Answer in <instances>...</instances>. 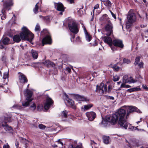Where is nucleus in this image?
<instances>
[{
    "instance_id": "nucleus-1",
    "label": "nucleus",
    "mask_w": 148,
    "mask_h": 148,
    "mask_svg": "<svg viewBox=\"0 0 148 148\" xmlns=\"http://www.w3.org/2000/svg\"><path fill=\"white\" fill-rule=\"evenodd\" d=\"M127 109V114L125 116L126 111L120 108L117 111L113 114L112 116L108 117L106 119H103L101 123L104 126L107 125L109 123H111L112 124L114 125L118 121V124L120 126L125 129H127L128 124L127 121V119L129 114L134 111H136V107L133 106H125Z\"/></svg>"
},
{
    "instance_id": "nucleus-2",
    "label": "nucleus",
    "mask_w": 148,
    "mask_h": 148,
    "mask_svg": "<svg viewBox=\"0 0 148 148\" xmlns=\"http://www.w3.org/2000/svg\"><path fill=\"white\" fill-rule=\"evenodd\" d=\"M23 31L20 34V37L18 35H16L13 37V40L15 42H18L21 40H25L29 41L31 43L34 37V35L32 33L25 27H23Z\"/></svg>"
},
{
    "instance_id": "nucleus-3",
    "label": "nucleus",
    "mask_w": 148,
    "mask_h": 148,
    "mask_svg": "<svg viewBox=\"0 0 148 148\" xmlns=\"http://www.w3.org/2000/svg\"><path fill=\"white\" fill-rule=\"evenodd\" d=\"M12 0H3L2 2H4L3 4V9L2 10L1 12L2 14H1V18L2 20L5 19V18L6 15L5 12V10H9L10 9V7L13 5V3L12 2Z\"/></svg>"
},
{
    "instance_id": "nucleus-4",
    "label": "nucleus",
    "mask_w": 148,
    "mask_h": 148,
    "mask_svg": "<svg viewBox=\"0 0 148 148\" xmlns=\"http://www.w3.org/2000/svg\"><path fill=\"white\" fill-rule=\"evenodd\" d=\"M24 95L26 97V100L27 101H24L22 103V106L24 107H26L29 106V103L32 100L31 97L32 95L31 91L28 89H26L24 91Z\"/></svg>"
},
{
    "instance_id": "nucleus-5",
    "label": "nucleus",
    "mask_w": 148,
    "mask_h": 148,
    "mask_svg": "<svg viewBox=\"0 0 148 148\" xmlns=\"http://www.w3.org/2000/svg\"><path fill=\"white\" fill-rule=\"evenodd\" d=\"M136 19V16L134 13L129 12L127 17V21L126 23V27L129 28L132 24L135 22Z\"/></svg>"
},
{
    "instance_id": "nucleus-6",
    "label": "nucleus",
    "mask_w": 148,
    "mask_h": 148,
    "mask_svg": "<svg viewBox=\"0 0 148 148\" xmlns=\"http://www.w3.org/2000/svg\"><path fill=\"white\" fill-rule=\"evenodd\" d=\"M107 87L106 84L104 83H101L99 85H98L96 86V92H99L101 94H102L104 92H106L107 91Z\"/></svg>"
},
{
    "instance_id": "nucleus-7",
    "label": "nucleus",
    "mask_w": 148,
    "mask_h": 148,
    "mask_svg": "<svg viewBox=\"0 0 148 148\" xmlns=\"http://www.w3.org/2000/svg\"><path fill=\"white\" fill-rule=\"evenodd\" d=\"M68 26L71 31L75 34H77L78 32L77 26L75 22H72L69 23Z\"/></svg>"
},
{
    "instance_id": "nucleus-8",
    "label": "nucleus",
    "mask_w": 148,
    "mask_h": 148,
    "mask_svg": "<svg viewBox=\"0 0 148 148\" xmlns=\"http://www.w3.org/2000/svg\"><path fill=\"white\" fill-rule=\"evenodd\" d=\"M105 30L107 33L106 35L107 36H110L112 32V25L110 21H108V23L105 27Z\"/></svg>"
},
{
    "instance_id": "nucleus-9",
    "label": "nucleus",
    "mask_w": 148,
    "mask_h": 148,
    "mask_svg": "<svg viewBox=\"0 0 148 148\" xmlns=\"http://www.w3.org/2000/svg\"><path fill=\"white\" fill-rule=\"evenodd\" d=\"M8 72H5L3 74L2 81L0 83V88L3 87V85L7 84L8 82Z\"/></svg>"
},
{
    "instance_id": "nucleus-10",
    "label": "nucleus",
    "mask_w": 148,
    "mask_h": 148,
    "mask_svg": "<svg viewBox=\"0 0 148 148\" xmlns=\"http://www.w3.org/2000/svg\"><path fill=\"white\" fill-rule=\"evenodd\" d=\"M54 7L58 11H61L60 13L61 15L62 14V12L64 11V9L63 4L60 3H54Z\"/></svg>"
},
{
    "instance_id": "nucleus-11",
    "label": "nucleus",
    "mask_w": 148,
    "mask_h": 148,
    "mask_svg": "<svg viewBox=\"0 0 148 148\" xmlns=\"http://www.w3.org/2000/svg\"><path fill=\"white\" fill-rule=\"evenodd\" d=\"M86 114L88 120L90 121L94 119L96 116L95 113L93 112H87Z\"/></svg>"
},
{
    "instance_id": "nucleus-12",
    "label": "nucleus",
    "mask_w": 148,
    "mask_h": 148,
    "mask_svg": "<svg viewBox=\"0 0 148 148\" xmlns=\"http://www.w3.org/2000/svg\"><path fill=\"white\" fill-rule=\"evenodd\" d=\"M53 101L52 99L49 97H47L46 99V101L45 104L44 108L45 110H48L53 103Z\"/></svg>"
},
{
    "instance_id": "nucleus-13",
    "label": "nucleus",
    "mask_w": 148,
    "mask_h": 148,
    "mask_svg": "<svg viewBox=\"0 0 148 148\" xmlns=\"http://www.w3.org/2000/svg\"><path fill=\"white\" fill-rule=\"evenodd\" d=\"M19 84L21 85L24 84L27 81V79L25 75L22 73H20L19 75Z\"/></svg>"
},
{
    "instance_id": "nucleus-14",
    "label": "nucleus",
    "mask_w": 148,
    "mask_h": 148,
    "mask_svg": "<svg viewBox=\"0 0 148 148\" xmlns=\"http://www.w3.org/2000/svg\"><path fill=\"white\" fill-rule=\"evenodd\" d=\"M113 44L114 46L121 48H123L124 47L122 41L119 39H115L113 40Z\"/></svg>"
},
{
    "instance_id": "nucleus-15",
    "label": "nucleus",
    "mask_w": 148,
    "mask_h": 148,
    "mask_svg": "<svg viewBox=\"0 0 148 148\" xmlns=\"http://www.w3.org/2000/svg\"><path fill=\"white\" fill-rule=\"evenodd\" d=\"M51 43V38L50 35L47 36L42 40V46H44L45 44H50Z\"/></svg>"
},
{
    "instance_id": "nucleus-16",
    "label": "nucleus",
    "mask_w": 148,
    "mask_h": 148,
    "mask_svg": "<svg viewBox=\"0 0 148 148\" xmlns=\"http://www.w3.org/2000/svg\"><path fill=\"white\" fill-rule=\"evenodd\" d=\"M103 41L104 42L107 44L109 46L113 44V41L111 38L110 37L105 36L103 38Z\"/></svg>"
},
{
    "instance_id": "nucleus-17",
    "label": "nucleus",
    "mask_w": 148,
    "mask_h": 148,
    "mask_svg": "<svg viewBox=\"0 0 148 148\" xmlns=\"http://www.w3.org/2000/svg\"><path fill=\"white\" fill-rule=\"evenodd\" d=\"M1 126L3 127L4 129L6 131H10L12 130L11 127L7 125L5 122L2 123L0 122V128Z\"/></svg>"
},
{
    "instance_id": "nucleus-18",
    "label": "nucleus",
    "mask_w": 148,
    "mask_h": 148,
    "mask_svg": "<svg viewBox=\"0 0 148 148\" xmlns=\"http://www.w3.org/2000/svg\"><path fill=\"white\" fill-rule=\"evenodd\" d=\"M64 95L66 98V100L68 104L71 106H73L74 103V101L73 100L69 99L68 95L66 93H64Z\"/></svg>"
},
{
    "instance_id": "nucleus-19",
    "label": "nucleus",
    "mask_w": 148,
    "mask_h": 148,
    "mask_svg": "<svg viewBox=\"0 0 148 148\" xmlns=\"http://www.w3.org/2000/svg\"><path fill=\"white\" fill-rule=\"evenodd\" d=\"M30 52L34 59H37L38 57V53L36 51L32 49Z\"/></svg>"
},
{
    "instance_id": "nucleus-20",
    "label": "nucleus",
    "mask_w": 148,
    "mask_h": 148,
    "mask_svg": "<svg viewBox=\"0 0 148 148\" xmlns=\"http://www.w3.org/2000/svg\"><path fill=\"white\" fill-rule=\"evenodd\" d=\"M77 98L79 101H86L88 100L83 96H81L79 95H77Z\"/></svg>"
},
{
    "instance_id": "nucleus-21",
    "label": "nucleus",
    "mask_w": 148,
    "mask_h": 148,
    "mask_svg": "<svg viewBox=\"0 0 148 148\" xmlns=\"http://www.w3.org/2000/svg\"><path fill=\"white\" fill-rule=\"evenodd\" d=\"M3 43L4 45H8L11 44L9 38L7 37L4 38L2 40Z\"/></svg>"
},
{
    "instance_id": "nucleus-22",
    "label": "nucleus",
    "mask_w": 148,
    "mask_h": 148,
    "mask_svg": "<svg viewBox=\"0 0 148 148\" xmlns=\"http://www.w3.org/2000/svg\"><path fill=\"white\" fill-rule=\"evenodd\" d=\"M108 17L106 14H104L100 18V20L101 21H110L108 19Z\"/></svg>"
},
{
    "instance_id": "nucleus-23",
    "label": "nucleus",
    "mask_w": 148,
    "mask_h": 148,
    "mask_svg": "<svg viewBox=\"0 0 148 148\" xmlns=\"http://www.w3.org/2000/svg\"><path fill=\"white\" fill-rule=\"evenodd\" d=\"M92 106V105L91 104H88L87 105H84L82 108V109L84 110H86L89 109Z\"/></svg>"
},
{
    "instance_id": "nucleus-24",
    "label": "nucleus",
    "mask_w": 148,
    "mask_h": 148,
    "mask_svg": "<svg viewBox=\"0 0 148 148\" xmlns=\"http://www.w3.org/2000/svg\"><path fill=\"white\" fill-rule=\"evenodd\" d=\"M129 78L128 76L127 75H125L123 77V83L124 84H126L128 82V79Z\"/></svg>"
},
{
    "instance_id": "nucleus-25",
    "label": "nucleus",
    "mask_w": 148,
    "mask_h": 148,
    "mask_svg": "<svg viewBox=\"0 0 148 148\" xmlns=\"http://www.w3.org/2000/svg\"><path fill=\"white\" fill-rule=\"evenodd\" d=\"M103 138V142L105 144H108L109 143V137L108 136H104Z\"/></svg>"
},
{
    "instance_id": "nucleus-26",
    "label": "nucleus",
    "mask_w": 148,
    "mask_h": 148,
    "mask_svg": "<svg viewBox=\"0 0 148 148\" xmlns=\"http://www.w3.org/2000/svg\"><path fill=\"white\" fill-rule=\"evenodd\" d=\"M85 35L86 40L88 42L90 41L92 38L91 36L88 33H86Z\"/></svg>"
},
{
    "instance_id": "nucleus-27",
    "label": "nucleus",
    "mask_w": 148,
    "mask_h": 148,
    "mask_svg": "<svg viewBox=\"0 0 148 148\" xmlns=\"http://www.w3.org/2000/svg\"><path fill=\"white\" fill-rule=\"evenodd\" d=\"M38 3H37L35 6V8L33 9V11L35 14H37L38 12Z\"/></svg>"
},
{
    "instance_id": "nucleus-28",
    "label": "nucleus",
    "mask_w": 148,
    "mask_h": 148,
    "mask_svg": "<svg viewBox=\"0 0 148 148\" xmlns=\"http://www.w3.org/2000/svg\"><path fill=\"white\" fill-rule=\"evenodd\" d=\"M103 2L104 4L107 6H110L111 5V3L109 0H104Z\"/></svg>"
},
{
    "instance_id": "nucleus-29",
    "label": "nucleus",
    "mask_w": 148,
    "mask_h": 148,
    "mask_svg": "<svg viewBox=\"0 0 148 148\" xmlns=\"http://www.w3.org/2000/svg\"><path fill=\"white\" fill-rule=\"evenodd\" d=\"M119 78L120 77L119 75H115L113 76V80L114 82L117 81L119 80Z\"/></svg>"
},
{
    "instance_id": "nucleus-30",
    "label": "nucleus",
    "mask_w": 148,
    "mask_h": 148,
    "mask_svg": "<svg viewBox=\"0 0 148 148\" xmlns=\"http://www.w3.org/2000/svg\"><path fill=\"white\" fill-rule=\"evenodd\" d=\"M140 57L139 56H138L135 59V62H134V64L135 65H137L138 64V62L140 61Z\"/></svg>"
},
{
    "instance_id": "nucleus-31",
    "label": "nucleus",
    "mask_w": 148,
    "mask_h": 148,
    "mask_svg": "<svg viewBox=\"0 0 148 148\" xmlns=\"http://www.w3.org/2000/svg\"><path fill=\"white\" fill-rule=\"evenodd\" d=\"M68 148H83L81 144L77 145L76 147H73L72 145H69Z\"/></svg>"
},
{
    "instance_id": "nucleus-32",
    "label": "nucleus",
    "mask_w": 148,
    "mask_h": 148,
    "mask_svg": "<svg viewBox=\"0 0 148 148\" xmlns=\"http://www.w3.org/2000/svg\"><path fill=\"white\" fill-rule=\"evenodd\" d=\"M62 117L66 118L67 116V112L66 110L63 111L61 113Z\"/></svg>"
},
{
    "instance_id": "nucleus-33",
    "label": "nucleus",
    "mask_w": 148,
    "mask_h": 148,
    "mask_svg": "<svg viewBox=\"0 0 148 148\" xmlns=\"http://www.w3.org/2000/svg\"><path fill=\"white\" fill-rule=\"evenodd\" d=\"M128 81V83H134L136 82V81L134 80L131 77L129 78Z\"/></svg>"
},
{
    "instance_id": "nucleus-34",
    "label": "nucleus",
    "mask_w": 148,
    "mask_h": 148,
    "mask_svg": "<svg viewBox=\"0 0 148 148\" xmlns=\"http://www.w3.org/2000/svg\"><path fill=\"white\" fill-rule=\"evenodd\" d=\"M77 13L80 16L83 14V12L82 10L81 9H79V10H78Z\"/></svg>"
},
{
    "instance_id": "nucleus-35",
    "label": "nucleus",
    "mask_w": 148,
    "mask_h": 148,
    "mask_svg": "<svg viewBox=\"0 0 148 148\" xmlns=\"http://www.w3.org/2000/svg\"><path fill=\"white\" fill-rule=\"evenodd\" d=\"M121 88H129L131 86L128 85H125V84L123 83L121 84Z\"/></svg>"
},
{
    "instance_id": "nucleus-36",
    "label": "nucleus",
    "mask_w": 148,
    "mask_h": 148,
    "mask_svg": "<svg viewBox=\"0 0 148 148\" xmlns=\"http://www.w3.org/2000/svg\"><path fill=\"white\" fill-rule=\"evenodd\" d=\"M35 30L36 32H39L40 31V27L38 24H37L36 25L35 28Z\"/></svg>"
},
{
    "instance_id": "nucleus-37",
    "label": "nucleus",
    "mask_w": 148,
    "mask_h": 148,
    "mask_svg": "<svg viewBox=\"0 0 148 148\" xmlns=\"http://www.w3.org/2000/svg\"><path fill=\"white\" fill-rule=\"evenodd\" d=\"M130 62V61L127 59L124 58L123 59V62L124 63L128 64Z\"/></svg>"
},
{
    "instance_id": "nucleus-38",
    "label": "nucleus",
    "mask_w": 148,
    "mask_h": 148,
    "mask_svg": "<svg viewBox=\"0 0 148 148\" xmlns=\"http://www.w3.org/2000/svg\"><path fill=\"white\" fill-rule=\"evenodd\" d=\"M13 107L16 109H21V106L18 105H14Z\"/></svg>"
},
{
    "instance_id": "nucleus-39",
    "label": "nucleus",
    "mask_w": 148,
    "mask_h": 148,
    "mask_svg": "<svg viewBox=\"0 0 148 148\" xmlns=\"http://www.w3.org/2000/svg\"><path fill=\"white\" fill-rule=\"evenodd\" d=\"M112 44L111 45L109 46L110 47L112 50L113 51H116V48L115 47L116 46L112 45Z\"/></svg>"
},
{
    "instance_id": "nucleus-40",
    "label": "nucleus",
    "mask_w": 148,
    "mask_h": 148,
    "mask_svg": "<svg viewBox=\"0 0 148 148\" xmlns=\"http://www.w3.org/2000/svg\"><path fill=\"white\" fill-rule=\"evenodd\" d=\"M133 92L137 91L140 90V88L138 87H136L135 88H132Z\"/></svg>"
},
{
    "instance_id": "nucleus-41",
    "label": "nucleus",
    "mask_w": 148,
    "mask_h": 148,
    "mask_svg": "<svg viewBox=\"0 0 148 148\" xmlns=\"http://www.w3.org/2000/svg\"><path fill=\"white\" fill-rule=\"evenodd\" d=\"M30 107L32 108L33 110H35L36 107V105L34 103H33V104L30 106Z\"/></svg>"
},
{
    "instance_id": "nucleus-42",
    "label": "nucleus",
    "mask_w": 148,
    "mask_h": 148,
    "mask_svg": "<svg viewBox=\"0 0 148 148\" xmlns=\"http://www.w3.org/2000/svg\"><path fill=\"white\" fill-rule=\"evenodd\" d=\"M114 70L116 71H118L120 69V68L118 66H115L114 67Z\"/></svg>"
},
{
    "instance_id": "nucleus-43",
    "label": "nucleus",
    "mask_w": 148,
    "mask_h": 148,
    "mask_svg": "<svg viewBox=\"0 0 148 148\" xmlns=\"http://www.w3.org/2000/svg\"><path fill=\"white\" fill-rule=\"evenodd\" d=\"M50 62V61L49 60H46L44 62V64L45 65H47L48 66H49V62Z\"/></svg>"
},
{
    "instance_id": "nucleus-44",
    "label": "nucleus",
    "mask_w": 148,
    "mask_h": 148,
    "mask_svg": "<svg viewBox=\"0 0 148 148\" xmlns=\"http://www.w3.org/2000/svg\"><path fill=\"white\" fill-rule=\"evenodd\" d=\"M38 127L40 129H44L45 128V126L42 124H39Z\"/></svg>"
},
{
    "instance_id": "nucleus-45",
    "label": "nucleus",
    "mask_w": 148,
    "mask_h": 148,
    "mask_svg": "<svg viewBox=\"0 0 148 148\" xmlns=\"http://www.w3.org/2000/svg\"><path fill=\"white\" fill-rule=\"evenodd\" d=\"M138 65L140 68H143V63L142 62H140L138 64Z\"/></svg>"
},
{
    "instance_id": "nucleus-46",
    "label": "nucleus",
    "mask_w": 148,
    "mask_h": 148,
    "mask_svg": "<svg viewBox=\"0 0 148 148\" xmlns=\"http://www.w3.org/2000/svg\"><path fill=\"white\" fill-rule=\"evenodd\" d=\"M10 146L8 143L4 145H3V148H9Z\"/></svg>"
},
{
    "instance_id": "nucleus-47",
    "label": "nucleus",
    "mask_w": 148,
    "mask_h": 148,
    "mask_svg": "<svg viewBox=\"0 0 148 148\" xmlns=\"http://www.w3.org/2000/svg\"><path fill=\"white\" fill-rule=\"evenodd\" d=\"M47 31L46 29H43V31H42L41 32V35H43L44 34H45L47 32Z\"/></svg>"
},
{
    "instance_id": "nucleus-48",
    "label": "nucleus",
    "mask_w": 148,
    "mask_h": 148,
    "mask_svg": "<svg viewBox=\"0 0 148 148\" xmlns=\"http://www.w3.org/2000/svg\"><path fill=\"white\" fill-rule=\"evenodd\" d=\"M99 4H97L96 5H95V6L94 7V10H93V12H94V10L95 9H97L99 7Z\"/></svg>"
},
{
    "instance_id": "nucleus-49",
    "label": "nucleus",
    "mask_w": 148,
    "mask_h": 148,
    "mask_svg": "<svg viewBox=\"0 0 148 148\" xmlns=\"http://www.w3.org/2000/svg\"><path fill=\"white\" fill-rule=\"evenodd\" d=\"M111 89H112V86L111 85H109L108 86V89L107 90V91H108V92H110L111 91Z\"/></svg>"
},
{
    "instance_id": "nucleus-50",
    "label": "nucleus",
    "mask_w": 148,
    "mask_h": 148,
    "mask_svg": "<svg viewBox=\"0 0 148 148\" xmlns=\"http://www.w3.org/2000/svg\"><path fill=\"white\" fill-rule=\"evenodd\" d=\"M142 87L144 89L148 91V88L146 85H142Z\"/></svg>"
},
{
    "instance_id": "nucleus-51",
    "label": "nucleus",
    "mask_w": 148,
    "mask_h": 148,
    "mask_svg": "<svg viewBox=\"0 0 148 148\" xmlns=\"http://www.w3.org/2000/svg\"><path fill=\"white\" fill-rule=\"evenodd\" d=\"M42 106L41 105H39L37 106V109L38 110H39L41 109L42 108Z\"/></svg>"
},
{
    "instance_id": "nucleus-52",
    "label": "nucleus",
    "mask_w": 148,
    "mask_h": 148,
    "mask_svg": "<svg viewBox=\"0 0 148 148\" xmlns=\"http://www.w3.org/2000/svg\"><path fill=\"white\" fill-rule=\"evenodd\" d=\"M110 12L111 14V15H112V17L114 19H116V17L115 15L114 14L112 11H110Z\"/></svg>"
},
{
    "instance_id": "nucleus-53",
    "label": "nucleus",
    "mask_w": 148,
    "mask_h": 148,
    "mask_svg": "<svg viewBox=\"0 0 148 148\" xmlns=\"http://www.w3.org/2000/svg\"><path fill=\"white\" fill-rule=\"evenodd\" d=\"M49 66H54V64H53L52 62L50 61V62H49Z\"/></svg>"
},
{
    "instance_id": "nucleus-54",
    "label": "nucleus",
    "mask_w": 148,
    "mask_h": 148,
    "mask_svg": "<svg viewBox=\"0 0 148 148\" xmlns=\"http://www.w3.org/2000/svg\"><path fill=\"white\" fill-rule=\"evenodd\" d=\"M97 43L96 42V40H95L93 43L92 44V45L94 46H96L97 45Z\"/></svg>"
},
{
    "instance_id": "nucleus-55",
    "label": "nucleus",
    "mask_w": 148,
    "mask_h": 148,
    "mask_svg": "<svg viewBox=\"0 0 148 148\" xmlns=\"http://www.w3.org/2000/svg\"><path fill=\"white\" fill-rule=\"evenodd\" d=\"M57 142L59 144H61L62 146L63 145V143L62 142L60 141V140H58L57 141Z\"/></svg>"
},
{
    "instance_id": "nucleus-56",
    "label": "nucleus",
    "mask_w": 148,
    "mask_h": 148,
    "mask_svg": "<svg viewBox=\"0 0 148 148\" xmlns=\"http://www.w3.org/2000/svg\"><path fill=\"white\" fill-rule=\"evenodd\" d=\"M15 144L16 146V147L17 148H18V147L19 145V143L18 142H16Z\"/></svg>"
},
{
    "instance_id": "nucleus-57",
    "label": "nucleus",
    "mask_w": 148,
    "mask_h": 148,
    "mask_svg": "<svg viewBox=\"0 0 148 148\" xmlns=\"http://www.w3.org/2000/svg\"><path fill=\"white\" fill-rule=\"evenodd\" d=\"M127 91H129L130 92H133L132 88L128 89L127 90Z\"/></svg>"
},
{
    "instance_id": "nucleus-58",
    "label": "nucleus",
    "mask_w": 148,
    "mask_h": 148,
    "mask_svg": "<svg viewBox=\"0 0 148 148\" xmlns=\"http://www.w3.org/2000/svg\"><path fill=\"white\" fill-rule=\"evenodd\" d=\"M66 70L69 73L71 71V70L69 68H66Z\"/></svg>"
},
{
    "instance_id": "nucleus-59",
    "label": "nucleus",
    "mask_w": 148,
    "mask_h": 148,
    "mask_svg": "<svg viewBox=\"0 0 148 148\" xmlns=\"http://www.w3.org/2000/svg\"><path fill=\"white\" fill-rule=\"evenodd\" d=\"M76 40L78 42L80 41V39L79 37H77L76 38Z\"/></svg>"
},
{
    "instance_id": "nucleus-60",
    "label": "nucleus",
    "mask_w": 148,
    "mask_h": 148,
    "mask_svg": "<svg viewBox=\"0 0 148 148\" xmlns=\"http://www.w3.org/2000/svg\"><path fill=\"white\" fill-rule=\"evenodd\" d=\"M68 1L69 2L71 3H73L74 0H68Z\"/></svg>"
},
{
    "instance_id": "nucleus-61",
    "label": "nucleus",
    "mask_w": 148,
    "mask_h": 148,
    "mask_svg": "<svg viewBox=\"0 0 148 148\" xmlns=\"http://www.w3.org/2000/svg\"><path fill=\"white\" fill-rule=\"evenodd\" d=\"M119 20H120V24L122 26V28L123 29V26L122 25V24L121 23V18H119Z\"/></svg>"
},
{
    "instance_id": "nucleus-62",
    "label": "nucleus",
    "mask_w": 148,
    "mask_h": 148,
    "mask_svg": "<svg viewBox=\"0 0 148 148\" xmlns=\"http://www.w3.org/2000/svg\"><path fill=\"white\" fill-rule=\"evenodd\" d=\"M84 32H85V34H86V33H88L87 32V31L86 30V28L84 27Z\"/></svg>"
},
{
    "instance_id": "nucleus-63",
    "label": "nucleus",
    "mask_w": 148,
    "mask_h": 148,
    "mask_svg": "<svg viewBox=\"0 0 148 148\" xmlns=\"http://www.w3.org/2000/svg\"><path fill=\"white\" fill-rule=\"evenodd\" d=\"M141 119H140V121H137V122H136V123L137 124H138L139 123H140V122H141Z\"/></svg>"
},
{
    "instance_id": "nucleus-64",
    "label": "nucleus",
    "mask_w": 148,
    "mask_h": 148,
    "mask_svg": "<svg viewBox=\"0 0 148 148\" xmlns=\"http://www.w3.org/2000/svg\"><path fill=\"white\" fill-rule=\"evenodd\" d=\"M146 26V25H141V27H145V26Z\"/></svg>"
}]
</instances>
